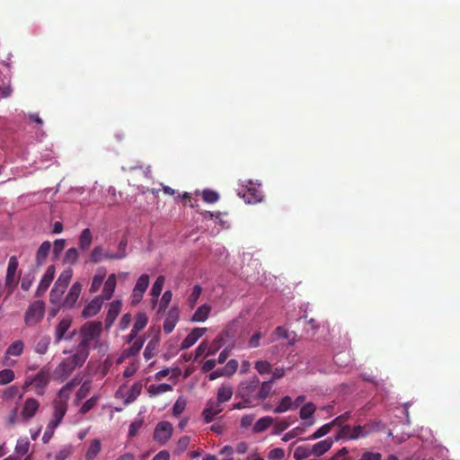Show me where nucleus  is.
<instances>
[{"instance_id": "obj_3", "label": "nucleus", "mask_w": 460, "mask_h": 460, "mask_svg": "<svg viewBox=\"0 0 460 460\" xmlns=\"http://www.w3.org/2000/svg\"><path fill=\"white\" fill-rule=\"evenodd\" d=\"M87 356L75 349V352L64 358L55 369V376L58 379L64 381L66 379L76 367H82L87 359Z\"/></svg>"}, {"instance_id": "obj_34", "label": "nucleus", "mask_w": 460, "mask_h": 460, "mask_svg": "<svg viewBox=\"0 0 460 460\" xmlns=\"http://www.w3.org/2000/svg\"><path fill=\"white\" fill-rule=\"evenodd\" d=\"M148 317L146 313L139 312L136 315V320L133 325L135 331L140 332L142 331L147 324Z\"/></svg>"}, {"instance_id": "obj_63", "label": "nucleus", "mask_w": 460, "mask_h": 460, "mask_svg": "<svg viewBox=\"0 0 460 460\" xmlns=\"http://www.w3.org/2000/svg\"><path fill=\"white\" fill-rule=\"evenodd\" d=\"M271 373L272 375L269 381L274 384L275 381L282 378L285 376V369L283 367H276L273 370L271 369Z\"/></svg>"}, {"instance_id": "obj_37", "label": "nucleus", "mask_w": 460, "mask_h": 460, "mask_svg": "<svg viewBox=\"0 0 460 460\" xmlns=\"http://www.w3.org/2000/svg\"><path fill=\"white\" fill-rule=\"evenodd\" d=\"M315 411V405L313 402H307L300 409V418L302 420H307L313 416Z\"/></svg>"}, {"instance_id": "obj_7", "label": "nucleus", "mask_w": 460, "mask_h": 460, "mask_svg": "<svg viewBox=\"0 0 460 460\" xmlns=\"http://www.w3.org/2000/svg\"><path fill=\"white\" fill-rule=\"evenodd\" d=\"M18 259L16 256H11L8 261L6 276H5V288L8 289L10 295L17 285L16 272L18 269Z\"/></svg>"}, {"instance_id": "obj_9", "label": "nucleus", "mask_w": 460, "mask_h": 460, "mask_svg": "<svg viewBox=\"0 0 460 460\" xmlns=\"http://www.w3.org/2000/svg\"><path fill=\"white\" fill-rule=\"evenodd\" d=\"M40 402L35 398H27L21 411V419L23 422L31 420L40 409Z\"/></svg>"}, {"instance_id": "obj_6", "label": "nucleus", "mask_w": 460, "mask_h": 460, "mask_svg": "<svg viewBox=\"0 0 460 460\" xmlns=\"http://www.w3.org/2000/svg\"><path fill=\"white\" fill-rule=\"evenodd\" d=\"M49 382V370L46 367H42L33 378L30 381H26V385H33L36 390V394L43 395L45 388Z\"/></svg>"}, {"instance_id": "obj_14", "label": "nucleus", "mask_w": 460, "mask_h": 460, "mask_svg": "<svg viewBox=\"0 0 460 460\" xmlns=\"http://www.w3.org/2000/svg\"><path fill=\"white\" fill-rule=\"evenodd\" d=\"M82 284L80 282H75L69 289L68 294L66 296L62 302V306L66 308H72L75 305L79 298L82 291Z\"/></svg>"}, {"instance_id": "obj_21", "label": "nucleus", "mask_w": 460, "mask_h": 460, "mask_svg": "<svg viewBox=\"0 0 460 460\" xmlns=\"http://www.w3.org/2000/svg\"><path fill=\"white\" fill-rule=\"evenodd\" d=\"M50 249H51V243L49 241H45L40 244V246L39 247V249L37 251L36 258H35L36 265L38 267H40L41 265L44 264V262L46 261V259L50 252Z\"/></svg>"}, {"instance_id": "obj_27", "label": "nucleus", "mask_w": 460, "mask_h": 460, "mask_svg": "<svg viewBox=\"0 0 460 460\" xmlns=\"http://www.w3.org/2000/svg\"><path fill=\"white\" fill-rule=\"evenodd\" d=\"M93 243V234L89 228L84 229L78 239V246L82 251H86L89 249Z\"/></svg>"}, {"instance_id": "obj_60", "label": "nucleus", "mask_w": 460, "mask_h": 460, "mask_svg": "<svg viewBox=\"0 0 460 460\" xmlns=\"http://www.w3.org/2000/svg\"><path fill=\"white\" fill-rule=\"evenodd\" d=\"M288 427H289V422L285 420H281L278 421L277 423H275V425L273 427L272 433L275 435H279L282 431L286 430Z\"/></svg>"}, {"instance_id": "obj_61", "label": "nucleus", "mask_w": 460, "mask_h": 460, "mask_svg": "<svg viewBox=\"0 0 460 460\" xmlns=\"http://www.w3.org/2000/svg\"><path fill=\"white\" fill-rule=\"evenodd\" d=\"M172 294L169 290H167L164 293L162 299H161L160 305H159V310H158L159 312L164 310L168 306L169 303L172 300Z\"/></svg>"}, {"instance_id": "obj_26", "label": "nucleus", "mask_w": 460, "mask_h": 460, "mask_svg": "<svg viewBox=\"0 0 460 460\" xmlns=\"http://www.w3.org/2000/svg\"><path fill=\"white\" fill-rule=\"evenodd\" d=\"M233 394V387L230 385L224 384L217 390V400L221 403L226 402L232 398Z\"/></svg>"}, {"instance_id": "obj_33", "label": "nucleus", "mask_w": 460, "mask_h": 460, "mask_svg": "<svg viewBox=\"0 0 460 460\" xmlns=\"http://www.w3.org/2000/svg\"><path fill=\"white\" fill-rule=\"evenodd\" d=\"M290 409H294L293 402L290 396H284L279 403L274 409L275 413H282Z\"/></svg>"}, {"instance_id": "obj_44", "label": "nucleus", "mask_w": 460, "mask_h": 460, "mask_svg": "<svg viewBox=\"0 0 460 460\" xmlns=\"http://www.w3.org/2000/svg\"><path fill=\"white\" fill-rule=\"evenodd\" d=\"M190 441V437H188V436L181 437L177 442V445H176V447L174 450L175 454H177V455L182 454L189 447Z\"/></svg>"}, {"instance_id": "obj_19", "label": "nucleus", "mask_w": 460, "mask_h": 460, "mask_svg": "<svg viewBox=\"0 0 460 460\" xmlns=\"http://www.w3.org/2000/svg\"><path fill=\"white\" fill-rule=\"evenodd\" d=\"M103 299L101 296L94 297L83 310L82 315L84 318L92 317L97 314L102 305Z\"/></svg>"}, {"instance_id": "obj_15", "label": "nucleus", "mask_w": 460, "mask_h": 460, "mask_svg": "<svg viewBox=\"0 0 460 460\" xmlns=\"http://www.w3.org/2000/svg\"><path fill=\"white\" fill-rule=\"evenodd\" d=\"M72 326V319L70 317H65L59 321L55 328L54 339L55 343L58 344L62 340H65L67 332Z\"/></svg>"}, {"instance_id": "obj_62", "label": "nucleus", "mask_w": 460, "mask_h": 460, "mask_svg": "<svg viewBox=\"0 0 460 460\" xmlns=\"http://www.w3.org/2000/svg\"><path fill=\"white\" fill-rule=\"evenodd\" d=\"M66 246L65 239H57L53 244V253L56 257H58L61 252L64 250Z\"/></svg>"}, {"instance_id": "obj_64", "label": "nucleus", "mask_w": 460, "mask_h": 460, "mask_svg": "<svg viewBox=\"0 0 460 460\" xmlns=\"http://www.w3.org/2000/svg\"><path fill=\"white\" fill-rule=\"evenodd\" d=\"M358 460H382L380 453L366 452Z\"/></svg>"}, {"instance_id": "obj_48", "label": "nucleus", "mask_w": 460, "mask_h": 460, "mask_svg": "<svg viewBox=\"0 0 460 460\" xmlns=\"http://www.w3.org/2000/svg\"><path fill=\"white\" fill-rule=\"evenodd\" d=\"M339 437L347 439H357L358 435H353V429L349 425L341 427Z\"/></svg>"}, {"instance_id": "obj_57", "label": "nucleus", "mask_w": 460, "mask_h": 460, "mask_svg": "<svg viewBox=\"0 0 460 460\" xmlns=\"http://www.w3.org/2000/svg\"><path fill=\"white\" fill-rule=\"evenodd\" d=\"M349 418H350V412L346 411L343 414L336 417L332 421H331V423L332 424V426L342 427V426H344V423L349 420Z\"/></svg>"}, {"instance_id": "obj_30", "label": "nucleus", "mask_w": 460, "mask_h": 460, "mask_svg": "<svg viewBox=\"0 0 460 460\" xmlns=\"http://www.w3.org/2000/svg\"><path fill=\"white\" fill-rule=\"evenodd\" d=\"M172 390V385L168 384L151 385L147 387V393L151 397L157 396Z\"/></svg>"}, {"instance_id": "obj_13", "label": "nucleus", "mask_w": 460, "mask_h": 460, "mask_svg": "<svg viewBox=\"0 0 460 460\" xmlns=\"http://www.w3.org/2000/svg\"><path fill=\"white\" fill-rule=\"evenodd\" d=\"M54 276H55V266L49 265L47 268L44 275L42 276V278L40 279V284L37 288V290L35 292V296L40 297L41 296L44 295V293L49 288V286L54 279Z\"/></svg>"}, {"instance_id": "obj_23", "label": "nucleus", "mask_w": 460, "mask_h": 460, "mask_svg": "<svg viewBox=\"0 0 460 460\" xmlns=\"http://www.w3.org/2000/svg\"><path fill=\"white\" fill-rule=\"evenodd\" d=\"M211 312V306L208 304H204L198 307L193 315L191 316V322L199 323L205 322Z\"/></svg>"}, {"instance_id": "obj_45", "label": "nucleus", "mask_w": 460, "mask_h": 460, "mask_svg": "<svg viewBox=\"0 0 460 460\" xmlns=\"http://www.w3.org/2000/svg\"><path fill=\"white\" fill-rule=\"evenodd\" d=\"M203 200L207 203H215L219 199V195L212 190H204L202 192Z\"/></svg>"}, {"instance_id": "obj_54", "label": "nucleus", "mask_w": 460, "mask_h": 460, "mask_svg": "<svg viewBox=\"0 0 460 460\" xmlns=\"http://www.w3.org/2000/svg\"><path fill=\"white\" fill-rule=\"evenodd\" d=\"M155 348H156V341H155L154 340L150 341L147 343V345L145 349V351H144V357L146 360L152 358L155 356Z\"/></svg>"}, {"instance_id": "obj_4", "label": "nucleus", "mask_w": 460, "mask_h": 460, "mask_svg": "<svg viewBox=\"0 0 460 460\" xmlns=\"http://www.w3.org/2000/svg\"><path fill=\"white\" fill-rule=\"evenodd\" d=\"M45 314V304L37 300L31 303L24 314V322L27 326H35L41 322Z\"/></svg>"}, {"instance_id": "obj_53", "label": "nucleus", "mask_w": 460, "mask_h": 460, "mask_svg": "<svg viewBox=\"0 0 460 460\" xmlns=\"http://www.w3.org/2000/svg\"><path fill=\"white\" fill-rule=\"evenodd\" d=\"M91 390V384L90 382H84L79 390L76 393V396L78 400L85 398Z\"/></svg>"}, {"instance_id": "obj_29", "label": "nucleus", "mask_w": 460, "mask_h": 460, "mask_svg": "<svg viewBox=\"0 0 460 460\" xmlns=\"http://www.w3.org/2000/svg\"><path fill=\"white\" fill-rule=\"evenodd\" d=\"M273 423V418L270 416H265L259 419L253 425V432L254 433H261L268 429Z\"/></svg>"}, {"instance_id": "obj_59", "label": "nucleus", "mask_w": 460, "mask_h": 460, "mask_svg": "<svg viewBox=\"0 0 460 460\" xmlns=\"http://www.w3.org/2000/svg\"><path fill=\"white\" fill-rule=\"evenodd\" d=\"M186 407V402L184 400L179 398L175 403L173 404V407H172V414L175 415V416H178L180 414L182 413V411H184Z\"/></svg>"}, {"instance_id": "obj_56", "label": "nucleus", "mask_w": 460, "mask_h": 460, "mask_svg": "<svg viewBox=\"0 0 460 460\" xmlns=\"http://www.w3.org/2000/svg\"><path fill=\"white\" fill-rule=\"evenodd\" d=\"M104 279V275H95L93 278V281L90 288V292L94 293L96 292L100 287L102 286Z\"/></svg>"}, {"instance_id": "obj_24", "label": "nucleus", "mask_w": 460, "mask_h": 460, "mask_svg": "<svg viewBox=\"0 0 460 460\" xmlns=\"http://www.w3.org/2000/svg\"><path fill=\"white\" fill-rule=\"evenodd\" d=\"M273 384L268 381H263L259 385L258 393L253 397V401H263L267 399L272 392Z\"/></svg>"}, {"instance_id": "obj_32", "label": "nucleus", "mask_w": 460, "mask_h": 460, "mask_svg": "<svg viewBox=\"0 0 460 460\" xmlns=\"http://www.w3.org/2000/svg\"><path fill=\"white\" fill-rule=\"evenodd\" d=\"M24 349V343L22 341L18 340L13 341L6 349L7 356L18 357L22 355Z\"/></svg>"}, {"instance_id": "obj_52", "label": "nucleus", "mask_w": 460, "mask_h": 460, "mask_svg": "<svg viewBox=\"0 0 460 460\" xmlns=\"http://www.w3.org/2000/svg\"><path fill=\"white\" fill-rule=\"evenodd\" d=\"M72 277L73 270L71 269H67L61 272V274L59 275L56 281L68 286Z\"/></svg>"}, {"instance_id": "obj_51", "label": "nucleus", "mask_w": 460, "mask_h": 460, "mask_svg": "<svg viewBox=\"0 0 460 460\" xmlns=\"http://www.w3.org/2000/svg\"><path fill=\"white\" fill-rule=\"evenodd\" d=\"M98 396H93L90 399H88L81 407L80 412L82 414L87 413L89 411H91L97 403Z\"/></svg>"}, {"instance_id": "obj_12", "label": "nucleus", "mask_w": 460, "mask_h": 460, "mask_svg": "<svg viewBox=\"0 0 460 460\" xmlns=\"http://www.w3.org/2000/svg\"><path fill=\"white\" fill-rule=\"evenodd\" d=\"M143 388V384L141 381L135 382L130 389L124 394L121 389H119L116 393V396H121L124 398V404L128 405L135 402L137 398L140 395Z\"/></svg>"}, {"instance_id": "obj_35", "label": "nucleus", "mask_w": 460, "mask_h": 460, "mask_svg": "<svg viewBox=\"0 0 460 460\" xmlns=\"http://www.w3.org/2000/svg\"><path fill=\"white\" fill-rule=\"evenodd\" d=\"M311 455H313L312 448L308 446H300L296 448L294 452V458L295 460H304Z\"/></svg>"}, {"instance_id": "obj_58", "label": "nucleus", "mask_w": 460, "mask_h": 460, "mask_svg": "<svg viewBox=\"0 0 460 460\" xmlns=\"http://www.w3.org/2000/svg\"><path fill=\"white\" fill-rule=\"evenodd\" d=\"M285 456L284 449L280 447H276L270 451L268 457L270 460H282Z\"/></svg>"}, {"instance_id": "obj_55", "label": "nucleus", "mask_w": 460, "mask_h": 460, "mask_svg": "<svg viewBox=\"0 0 460 460\" xmlns=\"http://www.w3.org/2000/svg\"><path fill=\"white\" fill-rule=\"evenodd\" d=\"M62 293H58L57 290L52 288L49 293V302L55 305L62 306Z\"/></svg>"}, {"instance_id": "obj_1", "label": "nucleus", "mask_w": 460, "mask_h": 460, "mask_svg": "<svg viewBox=\"0 0 460 460\" xmlns=\"http://www.w3.org/2000/svg\"><path fill=\"white\" fill-rule=\"evenodd\" d=\"M78 383L75 380L68 382L65 385L58 393L57 397L54 399L53 405V413L52 417L49 420V423L51 426L58 427L67 411L68 400L70 398V394L74 389V387Z\"/></svg>"}, {"instance_id": "obj_10", "label": "nucleus", "mask_w": 460, "mask_h": 460, "mask_svg": "<svg viewBox=\"0 0 460 460\" xmlns=\"http://www.w3.org/2000/svg\"><path fill=\"white\" fill-rule=\"evenodd\" d=\"M172 426L168 421H160L154 432V438L160 443H165L172 435Z\"/></svg>"}, {"instance_id": "obj_5", "label": "nucleus", "mask_w": 460, "mask_h": 460, "mask_svg": "<svg viewBox=\"0 0 460 460\" xmlns=\"http://www.w3.org/2000/svg\"><path fill=\"white\" fill-rule=\"evenodd\" d=\"M260 379L254 376L251 379L242 381L237 387L236 397H240L246 402L253 401L254 392L259 387Z\"/></svg>"}, {"instance_id": "obj_17", "label": "nucleus", "mask_w": 460, "mask_h": 460, "mask_svg": "<svg viewBox=\"0 0 460 460\" xmlns=\"http://www.w3.org/2000/svg\"><path fill=\"white\" fill-rule=\"evenodd\" d=\"M207 332V328L196 327L187 335L181 344V349H187L196 343Z\"/></svg>"}, {"instance_id": "obj_18", "label": "nucleus", "mask_w": 460, "mask_h": 460, "mask_svg": "<svg viewBox=\"0 0 460 460\" xmlns=\"http://www.w3.org/2000/svg\"><path fill=\"white\" fill-rule=\"evenodd\" d=\"M179 320V310L176 307L171 308L164 322V331L165 333H171Z\"/></svg>"}, {"instance_id": "obj_50", "label": "nucleus", "mask_w": 460, "mask_h": 460, "mask_svg": "<svg viewBox=\"0 0 460 460\" xmlns=\"http://www.w3.org/2000/svg\"><path fill=\"white\" fill-rule=\"evenodd\" d=\"M207 349H208V354L212 355L215 353L217 348H214L213 349L211 348L208 349V342L203 341L196 349V358L202 356L207 351Z\"/></svg>"}, {"instance_id": "obj_49", "label": "nucleus", "mask_w": 460, "mask_h": 460, "mask_svg": "<svg viewBox=\"0 0 460 460\" xmlns=\"http://www.w3.org/2000/svg\"><path fill=\"white\" fill-rule=\"evenodd\" d=\"M50 340L49 337L41 338L35 346V351L39 354H45L48 350Z\"/></svg>"}, {"instance_id": "obj_25", "label": "nucleus", "mask_w": 460, "mask_h": 460, "mask_svg": "<svg viewBox=\"0 0 460 460\" xmlns=\"http://www.w3.org/2000/svg\"><path fill=\"white\" fill-rule=\"evenodd\" d=\"M332 439L328 438L319 441L312 447V453L315 456H320L327 452L332 446Z\"/></svg>"}, {"instance_id": "obj_40", "label": "nucleus", "mask_w": 460, "mask_h": 460, "mask_svg": "<svg viewBox=\"0 0 460 460\" xmlns=\"http://www.w3.org/2000/svg\"><path fill=\"white\" fill-rule=\"evenodd\" d=\"M79 257V252L76 248H70L66 252L64 261L66 263H69L74 265L77 262Z\"/></svg>"}, {"instance_id": "obj_41", "label": "nucleus", "mask_w": 460, "mask_h": 460, "mask_svg": "<svg viewBox=\"0 0 460 460\" xmlns=\"http://www.w3.org/2000/svg\"><path fill=\"white\" fill-rule=\"evenodd\" d=\"M104 254L105 252L102 246H95L90 254V261L98 263L104 259Z\"/></svg>"}, {"instance_id": "obj_43", "label": "nucleus", "mask_w": 460, "mask_h": 460, "mask_svg": "<svg viewBox=\"0 0 460 460\" xmlns=\"http://www.w3.org/2000/svg\"><path fill=\"white\" fill-rule=\"evenodd\" d=\"M238 367V362L235 359H230L226 365L221 369V374L225 376L234 375Z\"/></svg>"}, {"instance_id": "obj_36", "label": "nucleus", "mask_w": 460, "mask_h": 460, "mask_svg": "<svg viewBox=\"0 0 460 460\" xmlns=\"http://www.w3.org/2000/svg\"><path fill=\"white\" fill-rule=\"evenodd\" d=\"M145 343V340L143 338H137L132 343V345L127 349V356L133 357L139 353L143 345Z\"/></svg>"}, {"instance_id": "obj_11", "label": "nucleus", "mask_w": 460, "mask_h": 460, "mask_svg": "<svg viewBox=\"0 0 460 460\" xmlns=\"http://www.w3.org/2000/svg\"><path fill=\"white\" fill-rule=\"evenodd\" d=\"M221 402H219L217 399H210L203 410L202 415L204 418V421L206 423H210L214 420L217 415L222 412L223 408L221 406Z\"/></svg>"}, {"instance_id": "obj_39", "label": "nucleus", "mask_w": 460, "mask_h": 460, "mask_svg": "<svg viewBox=\"0 0 460 460\" xmlns=\"http://www.w3.org/2000/svg\"><path fill=\"white\" fill-rule=\"evenodd\" d=\"M15 377L14 372L10 368L0 371V385L11 383Z\"/></svg>"}, {"instance_id": "obj_31", "label": "nucleus", "mask_w": 460, "mask_h": 460, "mask_svg": "<svg viewBox=\"0 0 460 460\" xmlns=\"http://www.w3.org/2000/svg\"><path fill=\"white\" fill-rule=\"evenodd\" d=\"M102 449V444L101 441L97 438L92 440L87 452L85 454V459L86 460H93L94 459L97 455L100 453Z\"/></svg>"}, {"instance_id": "obj_42", "label": "nucleus", "mask_w": 460, "mask_h": 460, "mask_svg": "<svg viewBox=\"0 0 460 460\" xmlns=\"http://www.w3.org/2000/svg\"><path fill=\"white\" fill-rule=\"evenodd\" d=\"M202 292V288L200 286H194L191 294L188 297V303L190 308H193L197 304L198 299L199 298Z\"/></svg>"}, {"instance_id": "obj_20", "label": "nucleus", "mask_w": 460, "mask_h": 460, "mask_svg": "<svg viewBox=\"0 0 460 460\" xmlns=\"http://www.w3.org/2000/svg\"><path fill=\"white\" fill-rule=\"evenodd\" d=\"M121 302L119 300L111 303L105 319V324L107 328L111 327L113 324L115 319L117 318L121 310Z\"/></svg>"}, {"instance_id": "obj_47", "label": "nucleus", "mask_w": 460, "mask_h": 460, "mask_svg": "<svg viewBox=\"0 0 460 460\" xmlns=\"http://www.w3.org/2000/svg\"><path fill=\"white\" fill-rule=\"evenodd\" d=\"M332 427V424L331 422L324 424L323 426L319 428L315 432H314L309 438L310 439H317V438H320L325 436L326 434H328L331 431Z\"/></svg>"}, {"instance_id": "obj_28", "label": "nucleus", "mask_w": 460, "mask_h": 460, "mask_svg": "<svg viewBox=\"0 0 460 460\" xmlns=\"http://www.w3.org/2000/svg\"><path fill=\"white\" fill-rule=\"evenodd\" d=\"M164 282H165V278L164 276H159V277H157L155 283L153 284V287H152L151 292H150V295L153 297V299H152L153 304H155L157 302V299L162 293Z\"/></svg>"}, {"instance_id": "obj_8", "label": "nucleus", "mask_w": 460, "mask_h": 460, "mask_svg": "<svg viewBox=\"0 0 460 460\" xmlns=\"http://www.w3.org/2000/svg\"><path fill=\"white\" fill-rule=\"evenodd\" d=\"M149 286V276L147 274H142L137 280V283L132 291L131 304L133 305H137L143 298L145 292Z\"/></svg>"}, {"instance_id": "obj_38", "label": "nucleus", "mask_w": 460, "mask_h": 460, "mask_svg": "<svg viewBox=\"0 0 460 460\" xmlns=\"http://www.w3.org/2000/svg\"><path fill=\"white\" fill-rule=\"evenodd\" d=\"M254 367L260 375H266L271 372V365L267 360H258L254 364Z\"/></svg>"}, {"instance_id": "obj_22", "label": "nucleus", "mask_w": 460, "mask_h": 460, "mask_svg": "<svg viewBox=\"0 0 460 460\" xmlns=\"http://www.w3.org/2000/svg\"><path fill=\"white\" fill-rule=\"evenodd\" d=\"M116 275L111 274L104 283L102 289V299L109 300L112 296L116 288Z\"/></svg>"}, {"instance_id": "obj_2", "label": "nucleus", "mask_w": 460, "mask_h": 460, "mask_svg": "<svg viewBox=\"0 0 460 460\" xmlns=\"http://www.w3.org/2000/svg\"><path fill=\"white\" fill-rule=\"evenodd\" d=\"M102 331L101 322H87L83 324L79 332L80 342L76 349L89 357L91 342L99 340Z\"/></svg>"}, {"instance_id": "obj_46", "label": "nucleus", "mask_w": 460, "mask_h": 460, "mask_svg": "<svg viewBox=\"0 0 460 460\" xmlns=\"http://www.w3.org/2000/svg\"><path fill=\"white\" fill-rule=\"evenodd\" d=\"M30 442L27 438L19 439L15 446V452L20 456H24L29 451Z\"/></svg>"}, {"instance_id": "obj_16", "label": "nucleus", "mask_w": 460, "mask_h": 460, "mask_svg": "<svg viewBox=\"0 0 460 460\" xmlns=\"http://www.w3.org/2000/svg\"><path fill=\"white\" fill-rule=\"evenodd\" d=\"M239 196H242L248 204H256L262 200V192L260 188L256 186L247 187L243 194L239 192Z\"/></svg>"}]
</instances>
